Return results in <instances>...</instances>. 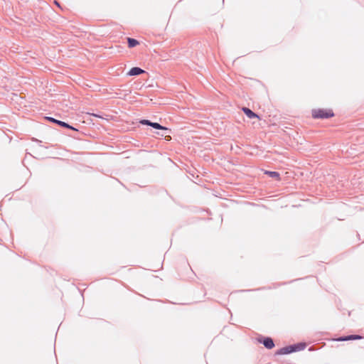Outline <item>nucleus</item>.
<instances>
[{"mask_svg":"<svg viewBox=\"0 0 364 364\" xmlns=\"http://www.w3.org/2000/svg\"><path fill=\"white\" fill-rule=\"evenodd\" d=\"M47 119L52 122H54V123H56L63 127H66V128H68V129H74L75 130V128H73V127L70 126L69 124H68L67 123L64 122H62V121H59V120H57V119H55L52 117H47Z\"/></svg>","mask_w":364,"mask_h":364,"instance_id":"39448f33","label":"nucleus"},{"mask_svg":"<svg viewBox=\"0 0 364 364\" xmlns=\"http://www.w3.org/2000/svg\"><path fill=\"white\" fill-rule=\"evenodd\" d=\"M144 73V70L139 68H137V67H134V68H132L128 73V74L129 75H140L141 73Z\"/></svg>","mask_w":364,"mask_h":364,"instance_id":"0eeeda50","label":"nucleus"},{"mask_svg":"<svg viewBox=\"0 0 364 364\" xmlns=\"http://www.w3.org/2000/svg\"><path fill=\"white\" fill-rule=\"evenodd\" d=\"M242 111L243 112L246 114V116L250 118V119H253V118H257V119H259V117L255 114V112H253L251 109H250L249 108L247 107H242Z\"/></svg>","mask_w":364,"mask_h":364,"instance_id":"20e7f679","label":"nucleus"},{"mask_svg":"<svg viewBox=\"0 0 364 364\" xmlns=\"http://www.w3.org/2000/svg\"><path fill=\"white\" fill-rule=\"evenodd\" d=\"M141 124L151 126V122H150L149 120H146V119H143V120L141 121Z\"/></svg>","mask_w":364,"mask_h":364,"instance_id":"9b49d317","label":"nucleus"},{"mask_svg":"<svg viewBox=\"0 0 364 364\" xmlns=\"http://www.w3.org/2000/svg\"><path fill=\"white\" fill-rule=\"evenodd\" d=\"M361 336L359 335H350L343 336L339 338V341H350V340H356V339H360Z\"/></svg>","mask_w":364,"mask_h":364,"instance_id":"6e6552de","label":"nucleus"},{"mask_svg":"<svg viewBox=\"0 0 364 364\" xmlns=\"http://www.w3.org/2000/svg\"><path fill=\"white\" fill-rule=\"evenodd\" d=\"M306 347V343H298L293 345H289L285 347H283L279 349L276 354L277 355H284L289 354L291 353L297 352L305 349Z\"/></svg>","mask_w":364,"mask_h":364,"instance_id":"f03ea898","label":"nucleus"},{"mask_svg":"<svg viewBox=\"0 0 364 364\" xmlns=\"http://www.w3.org/2000/svg\"><path fill=\"white\" fill-rule=\"evenodd\" d=\"M127 43H128V46L130 48L139 45V42L137 40H136L134 38H127Z\"/></svg>","mask_w":364,"mask_h":364,"instance_id":"1a4fd4ad","label":"nucleus"},{"mask_svg":"<svg viewBox=\"0 0 364 364\" xmlns=\"http://www.w3.org/2000/svg\"><path fill=\"white\" fill-rule=\"evenodd\" d=\"M165 139H166L167 141H170V140L171 139V136L167 135V136H165Z\"/></svg>","mask_w":364,"mask_h":364,"instance_id":"f8f14e48","label":"nucleus"},{"mask_svg":"<svg viewBox=\"0 0 364 364\" xmlns=\"http://www.w3.org/2000/svg\"><path fill=\"white\" fill-rule=\"evenodd\" d=\"M264 173L278 181L281 180L280 174L277 171H264Z\"/></svg>","mask_w":364,"mask_h":364,"instance_id":"423d86ee","label":"nucleus"},{"mask_svg":"<svg viewBox=\"0 0 364 364\" xmlns=\"http://www.w3.org/2000/svg\"><path fill=\"white\" fill-rule=\"evenodd\" d=\"M55 3L56 6H60L59 4L57 1H55Z\"/></svg>","mask_w":364,"mask_h":364,"instance_id":"4468645a","label":"nucleus"},{"mask_svg":"<svg viewBox=\"0 0 364 364\" xmlns=\"http://www.w3.org/2000/svg\"><path fill=\"white\" fill-rule=\"evenodd\" d=\"M92 115H93L94 117H100L99 115H97V114H92Z\"/></svg>","mask_w":364,"mask_h":364,"instance_id":"ddd939ff","label":"nucleus"},{"mask_svg":"<svg viewBox=\"0 0 364 364\" xmlns=\"http://www.w3.org/2000/svg\"><path fill=\"white\" fill-rule=\"evenodd\" d=\"M151 127H154V129H163V130H167L168 129L165 127L161 126L159 123L156 122H151Z\"/></svg>","mask_w":364,"mask_h":364,"instance_id":"9d476101","label":"nucleus"},{"mask_svg":"<svg viewBox=\"0 0 364 364\" xmlns=\"http://www.w3.org/2000/svg\"><path fill=\"white\" fill-rule=\"evenodd\" d=\"M334 115V112L331 108L315 107L311 109V117L314 119H330Z\"/></svg>","mask_w":364,"mask_h":364,"instance_id":"f257e3e1","label":"nucleus"},{"mask_svg":"<svg viewBox=\"0 0 364 364\" xmlns=\"http://www.w3.org/2000/svg\"><path fill=\"white\" fill-rule=\"evenodd\" d=\"M259 341L262 343L267 349H272L274 347V343L270 337H264Z\"/></svg>","mask_w":364,"mask_h":364,"instance_id":"7ed1b4c3","label":"nucleus"}]
</instances>
